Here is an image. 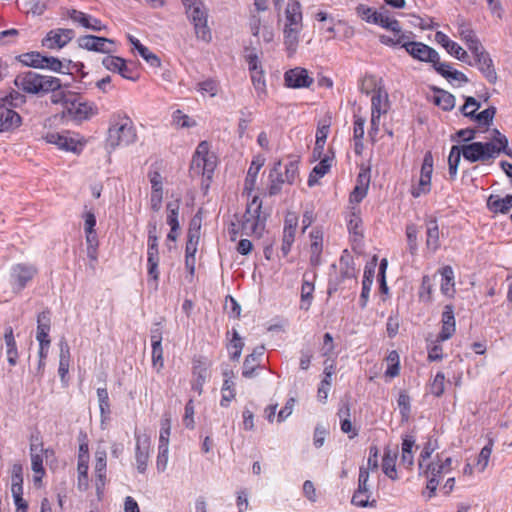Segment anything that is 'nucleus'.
Wrapping results in <instances>:
<instances>
[{"label": "nucleus", "instance_id": "13d9d810", "mask_svg": "<svg viewBox=\"0 0 512 512\" xmlns=\"http://www.w3.org/2000/svg\"><path fill=\"white\" fill-rule=\"evenodd\" d=\"M197 90L203 95L214 97L218 93V82L214 79L204 80L197 84Z\"/></svg>", "mask_w": 512, "mask_h": 512}, {"label": "nucleus", "instance_id": "052dcab7", "mask_svg": "<svg viewBox=\"0 0 512 512\" xmlns=\"http://www.w3.org/2000/svg\"><path fill=\"white\" fill-rule=\"evenodd\" d=\"M430 391L431 393L436 396L440 397L444 391H445V375L442 372H438L431 385H430Z\"/></svg>", "mask_w": 512, "mask_h": 512}, {"label": "nucleus", "instance_id": "774afa93", "mask_svg": "<svg viewBox=\"0 0 512 512\" xmlns=\"http://www.w3.org/2000/svg\"><path fill=\"white\" fill-rule=\"evenodd\" d=\"M51 329L50 312L42 311L37 316V331L49 333Z\"/></svg>", "mask_w": 512, "mask_h": 512}, {"label": "nucleus", "instance_id": "ea45409f", "mask_svg": "<svg viewBox=\"0 0 512 512\" xmlns=\"http://www.w3.org/2000/svg\"><path fill=\"white\" fill-rule=\"evenodd\" d=\"M330 129V121L322 120L318 123L317 131H316V142L314 152H318L319 154L322 152L326 139L329 134Z\"/></svg>", "mask_w": 512, "mask_h": 512}, {"label": "nucleus", "instance_id": "c9c22d12", "mask_svg": "<svg viewBox=\"0 0 512 512\" xmlns=\"http://www.w3.org/2000/svg\"><path fill=\"white\" fill-rule=\"evenodd\" d=\"M264 346L257 347L250 355H248L243 364L242 375L250 378L255 368L258 366V360L264 353Z\"/></svg>", "mask_w": 512, "mask_h": 512}, {"label": "nucleus", "instance_id": "aec40b11", "mask_svg": "<svg viewBox=\"0 0 512 512\" xmlns=\"http://www.w3.org/2000/svg\"><path fill=\"white\" fill-rule=\"evenodd\" d=\"M68 15L73 22L80 24L84 28L91 29L93 31H102L106 28L99 19L81 11L73 9L69 11Z\"/></svg>", "mask_w": 512, "mask_h": 512}, {"label": "nucleus", "instance_id": "6e6552de", "mask_svg": "<svg viewBox=\"0 0 512 512\" xmlns=\"http://www.w3.org/2000/svg\"><path fill=\"white\" fill-rule=\"evenodd\" d=\"M216 167V158L210 153V144L202 141L198 144L192 158V169L210 178Z\"/></svg>", "mask_w": 512, "mask_h": 512}, {"label": "nucleus", "instance_id": "ddd939ff", "mask_svg": "<svg viewBox=\"0 0 512 512\" xmlns=\"http://www.w3.org/2000/svg\"><path fill=\"white\" fill-rule=\"evenodd\" d=\"M75 36L72 29L57 28L49 31L42 40V45L48 49H61Z\"/></svg>", "mask_w": 512, "mask_h": 512}, {"label": "nucleus", "instance_id": "49530a36", "mask_svg": "<svg viewBox=\"0 0 512 512\" xmlns=\"http://www.w3.org/2000/svg\"><path fill=\"white\" fill-rule=\"evenodd\" d=\"M312 243L310 246L311 257L310 261L313 265L320 264V254L322 251V237L319 233L312 232L311 233Z\"/></svg>", "mask_w": 512, "mask_h": 512}, {"label": "nucleus", "instance_id": "f3484780", "mask_svg": "<svg viewBox=\"0 0 512 512\" xmlns=\"http://www.w3.org/2000/svg\"><path fill=\"white\" fill-rule=\"evenodd\" d=\"M136 464L137 470L144 473L147 468L150 449V438L146 434H136Z\"/></svg>", "mask_w": 512, "mask_h": 512}, {"label": "nucleus", "instance_id": "c756f323", "mask_svg": "<svg viewBox=\"0 0 512 512\" xmlns=\"http://www.w3.org/2000/svg\"><path fill=\"white\" fill-rule=\"evenodd\" d=\"M440 232L436 220H429L426 224V246L435 252L440 247Z\"/></svg>", "mask_w": 512, "mask_h": 512}, {"label": "nucleus", "instance_id": "412c9836", "mask_svg": "<svg viewBox=\"0 0 512 512\" xmlns=\"http://www.w3.org/2000/svg\"><path fill=\"white\" fill-rule=\"evenodd\" d=\"M21 117L11 108L0 104V131H8L20 125Z\"/></svg>", "mask_w": 512, "mask_h": 512}, {"label": "nucleus", "instance_id": "bf43d9fd", "mask_svg": "<svg viewBox=\"0 0 512 512\" xmlns=\"http://www.w3.org/2000/svg\"><path fill=\"white\" fill-rule=\"evenodd\" d=\"M234 382L230 379H225L223 386H222V399H221V406L227 407L229 402L234 399L235 397V391L233 389Z\"/></svg>", "mask_w": 512, "mask_h": 512}, {"label": "nucleus", "instance_id": "20e7f679", "mask_svg": "<svg viewBox=\"0 0 512 512\" xmlns=\"http://www.w3.org/2000/svg\"><path fill=\"white\" fill-rule=\"evenodd\" d=\"M302 28V12L299 3L289 4L285 11L283 27L284 45L289 56L294 55L297 50Z\"/></svg>", "mask_w": 512, "mask_h": 512}, {"label": "nucleus", "instance_id": "69168bd1", "mask_svg": "<svg viewBox=\"0 0 512 512\" xmlns=\"http://www.w3.org/2000/svg\"><path fill=\"white\" fill-rule=\"evenodd\" d=\"M495 113V107H489L478 114L475 112L474 117L472 118L475 119L480 125H489L492 122Z\"/></svg>", "mask_w": 512, "mask_h": 512}, {"label": "nucleus", "instance_id": "f704fd0d", "mask_svg": "<svg viewBox=\"0 0 512 512\" xmlns=\"http://www.w3.org/2000/svg\"><path fill=\"white\" fill-rule=\"evenodd\" d=\"M60 354H59V368L58 373L60 378L63 380L69 371L70 366V347L65 340H61L59 343Z\"/></svg>", "mask_w": 512, "mask_h": 512}, {"label": "nucleus", "instance_id": "a18cd8bd", "mask_svg": "<svg viewBox=\"0 0 512 512\" xmlns=\"http://www.w3.org/2000/svg\"><path fill=\"white\" fill-rule=\"evenodd\" d=\"M371 498V492H361L356 490L352 496L351 503L357 507H376V500Z\"/></svg>", "mask_w": 512, "mask_h": 512}, {"label": "nucleus", "instance_id": "4d7b16f0", "mask_svg": "<svg viewBox=\"0 0 512 512\" xmlns=\"http://www.w3.org/2000/svg\"><path fill=\"white\" fill-rule=\"evenodd\" d=\"M452 460L450 457L445 458L443 461H439L437 463H432L427 467L429 472H434L437 476L442 477V475L447 474L451 470Z\"/></svg>", "mask_w": 512, "mask_h": 512}, {"label": "nucleus", "instance_id": "c85d7f7f", "mask_svg": "<svg viewBox=\"0 0 512 512\" xmlns=\"http://www.w3.org/2000/svg\"><path fill=\"white\" fill-rule=\"evenodd\" d=\"M4 341L6 345V354L8 363L11 366H15L18 358L17 345L15 341V337L13 334V329L11 326L6 327L4 333Z\"/></svg>", "mask_w": 512, "mask_h": 512}, {"label": "nucleus", "instance_id": "72a5a7b5", "mask_svg": "<svg viewBox=\"0 0 512 512\" xmlns=\"http://www.w3.org/2000/svg\"><path fill=\"white\" fill-rule=\"evenodd\" d=\"M51 92V102L53 104H60L66 110L69 107L71 101L74 99L76 93L65 89L62 85L60 88H54L53 90H49Z\"/></svg>", "mask_w": 512, "mask_h": 512}, {"label": "nucleus", "instance_id": "a211bd4d", "mask_svg": "<svg viewBox=\"0 0 512 512\" xmlns=\"http://www.w3.org/2000/svg\"><path fill=\"white\" fill-rule=\"evenodd\" d=\"M284 79L286 85L291 88L309 87L313 83V78L308 75V71L300 67L287 71Z\"/></svg>", "mask_w": 512, "mask_h": 512}, {"label": "nucleus", "instance_id": "6ab92c4d", "mask_svg": "<svg viewBox=\"0 0 512 512\" xmlns=\"http://www.w3.org/2000/svg\"><path fill=\"white\" fill-rule=\"evenodd\" d=\"M49 450H44L42 445H31L30 456H31V468L34 472V482H40L45 474L43 467V454H48Z\"/></svg>", "mask_w": 512, "mask_h": 512}, {"label": "nucleus", "instance_id": "9b49d317", "mask_svg": "<svg viewBox=\"0 0 512 512\" xmlns=\"http://www.w3.org/2000/svg\"><path fill=\"white\" fill-rule=\"evenodd\" d=\"M398 42H403V48H405L407 53L414 59L429 63L437 62L439 59L438 52L422 42L404 41L403 38L402 40H398Z\"/></svg>", "mask_w": 512, "mask_h": 512}, {"label": "nucleus", "instance_id": "5fc2aeb1", "mask_svg": "<svg viewBox=\"0 0 512 512\" xmlns=\"http://www.w3.org/2000/svg\"><path fill=\"white\" fill-rule=\"evenodd\" d=\"M43 58L39 52H29L21 55V62L26 66L43 69Z\"/></svg>", "mask_w": 512, "mask_h": 512}, {"label": "nucleus", "instance_id": "680f3d73", "mask_svg": "<svg viewBox=\"0 0 512 512\" xmlns=\"http://www.w3.org/2000/svg\"><path fill=\"white\" fill-rule=\"evenodd\" d=\"M431 189V177L420 175L418 186L411 191L413 197L417 198L423 194H427Z\"/></svg>", "mask_w": 512, "mask_h": 512}, {"label": "nucleus", "instance_id": "8fccbe9b", "mask_svg": "<svg viewBox=\"0 0 512 512\" xmlns=\"http://www.w3.org/2000/svg\"><path fill=\"white\" fill-rule=\"evenodd\" d=\"M87 256L92 261L97 260L98 237L96 231L85 232Z\"/></svg>", "mask_w": 512, "mask_h": 512}, {"label": "nucleus", "instance_id": "58836bf2", "mask_svg": "<svg viewBox=\"0 0 512 512\" xmlns=\"http://www.w3.org/2000/svg\"><path fill=\"white\" fill-rule=\"evenodd\" d=\"M441 292L446 296H452L454 293V272L451 266H445L441 270Z\"/></svg>", "mask_w": 512, "mask_h": 512}, {"label": "nucleus", "instance_id": "603ef678", "mask_svg": "<svg viewBox=\"0 0 512 512\" xmlns=\"http://www.w3.org/2000/svg\"><path fill=\"white\" fill-rule=\"evenodd\" d=\"M199 229L200 227L198 226L196 229H189V232H188V240H187V243H186V249H185V256H195L196 254V251H197V245H198V241H199Z\"/></svg>", "mask_w": 512, "mask_h": 512}, {"label": "nucleus", "instance_id": "f03ea898", "mask_svg": "<svg viewBox=\"0 0 512 512\" xmlns=\"http://www.w3.org/2000/svg\"><path fill=\"white\" fill-rule=\"evenodd\" d=\"M136 127L124 113H114L109 120L106 149L112 152L119 147H128L137 141Z\"/></svg>", "mask_w": 512, "mask_h": 512}, {"label": "nucleus", "instance_id": "4be33fe9", "mask_svg": "<svg viewBox=\"0 0 512 512\" xmlns=\"http://www.w3.org/2000/svg\"><path fill=\"white\" fill-rule=\"evenodd\" d=\"M458 34L471 52H476L478 47L482 45L470 25L463 20L458 23Z\"/></svg>", "mask_w": 512, "mask_h": 512}, {"label": "nucleus", "instance_id": "dca6fc26", "mask_svg": "<svg viewBox=\"0 0 512 512\" xmlns=\"http://www.w3.org/2000/svg\"><path fill=\"white\" fill-rule=\"evenodd\" d=\"M442 328L437 336V342H444L450 339L456 331V322L454 316V308L452 305H446L442 312L441 318Z\"/></svg>", "mask_w": 512, "mask_h": 512}, {"label": "nucleus", "instance_id": "c03bdc74", "mask_svg": "<svg viewBox=\"0 0 512 512\" xmlns=\"http://www.w3.org/2000/svg\"><path fill=\"white\" fill-rule=\"evenodd\" d=\"M386 362L388 365L385 372L386 376L391 378L398 376L400 371V357L398 352L395 350L390 351L386 357Z\"/></svg>", "mask_w": 512, "mask_h": 512}, {"label": "nucleus", "instance_id": "3c124183", "mask_svg": "<svg viewBox=\"0 0 512 512\" xmlns=\"http://www.w3.org/2000/svg\"><path fill=\"white\" fill-rule=\"evenodd\" d=\"M434 103L441 107L443 110L448 111L455 106V97L446 91H440L434 97Z\"/></svg>", "mask_w": 512, "mask_h": 512}, {"label": "nucleus", "instance_id": "cd10ccee", "mask_svg": "<svg viewBox=\"0 0 512 512\" xmlns=\"http://www.w3.org/2000/svg\"><path fill=\"white\" fill-rule=\"evenodd\" d=\"M45 139L48 143L57 145L66 151H76L77 143L68 136L56 132L47 133Z\"/></svg>", "mask_w": 512, "mask_h": 512}, {"label": "nucleus", "instance_id": "de8ad7c7", "mask_svg": "<svg viewBox=\"0 0 512 512\" xmlns=\"http://www.w3.org/2000/svg\"><path fill=\"white\" fill-rule=\"evenodd\" d=\"M264 164V159L258 157L257 159L253 160L251 163V166L248 169L246 180H245V186L246 188H252V186L255 184L257 175L261 169V167Z\"/></svg>", "mask_w": 512, "mask_h": 512}, {"label": "nucleus", "instance_id": "0e129e2a", "mask_svg": "<svg viewBox=\"0 0 512 512\" xmlns=\"http://www.w3.org/2000/svg\"><path fill=\"white\" fill-rule=\"evenodd\" d=\"M357 15L367 23H373V19L377 17L379 11L374 10L371 7L360 4L356 7Z\"/></svg>", "mask_w": 512, "mask_h": 512}, {"label": "nucleus", "instance_id": "7ed1b4c3", "mask_svg": "<svg viewBox=\"0 0 512 512\" xmlns=\"http://www.w3.org/2000/svg\"><path fill=\"white\" fill-rule=\"evenodd\" d=\"M15 85L29 94H47L49 90L61 87V80L50 75H41L34 71L20 73L14 80Z\"/></svg>", "mask_w": 512, "mask_h": 512}, {"label": "nucleus", "instance_id": "f8f14e48", "mask_svg": "<svg viewBox=\"0 0 512 512\" xmlns=\"http://www.w3.org/2000/svg\"><path fill=\"white\" fill-rule=\"evenodd\" d=\"M186 13L194 24L197 38L208 41L211 38V34L207 26V13L203 3L186 10Z\"/></svg>", "mask_w": 512, "mask_h": 512}, {"label": "nucleus", "instance_id": "79ce46f5", "mask_svg": "<svg viewBox=\"0 0 512 512\" xmlns=\"http://www.w3.org/2000/svg\"><path fill=\"white\" fill-rule=\"evenodd\" d=\"M125 63L126 61L123 58L110 54L102 59V65L114 73L125 71Z\"/></svg>", "mask_w": 512, "mask_h": 512}, {"label": "nucleus", "instance_id": "09e8293b", "mask_svg": "<svg viewBox=\"0 0 512 512\" xmlns=\"http://www.w3.org/2000/svg\"><path fill=\"white\" fill-rule=\"evenodd\" d=\"M97 398L99 403L100 415L103 419H106L110 415V401L107 389L98 388Z\"/></svg>", "mask_w": 512, "mask_h": 512}, {"label": "nucleus", "instance_id": "4c0bfd02", "mask_svg": "<svg viewBox=\"0 0 512 512\" xmlns=\"http://www.w3.org/2000/svg\"><path fill=\"white\" fill-rule=\"evenodd\" d=\"M373 24L379 25L385 29H388L394 33H400L401 27L396 19H392L388 16L387 11H379L377 17L373 19Z\"/></svg>", "mask_w": 512, "mask_h": 512}, {"label": "nucleus", "instance_id": "473e14b6", "mask_svg": "<svg viewBox=\"0 0 512 512\" xmlns=\"http://www.w3.org/2000/svg\"><path fill=\"white\" fill-rule=\"evenodd\" d=\"M374 268L375 264H372L370 267L366 266L364 270L363 280H362V292L360 295V305L362 308L366 307L371 286L374 278Z\"/></svg>", "mask_w": 512, "mask_h": 512}, {"label": "nucleus", "instance_id": "5701e85b", "mask_svg": "<svg viewBox=\"0 0 512 512\" xmlns=\"http://www.w3.org/2000/svg\"><path fill=\"white\" fill-rule=\"evenodd\" d=\"M389 109L388 94L381 88L373 92L371 98V113L385 115Z\"/></svg>", "mask_w": 512, "mask_h": 512}, {"label": "nucleus", "instance_id": "39448f33", "mask_svg": "<svg viewBox=\"0 0 512 512\" xmlns=\"http://www.w3.org/2000/svg\"><path fill=\"white\" fill-rule=\"evenodd\" d=\"M298 177V162L291 160L284 166L281 161L274 163L269 173L268 193L270 196L281 192L284 184L292 185Z\"/></svg>", "mask_w": 512, "mask_h": 512}, {"label": "nucleus", "instance_id": "423d86ee", "mask_svg": "<svg viewBox=\"0 0 512 512\" xmlns=\"http://www.w3.org/2000/svg\"><path fill=\"white\" fill-rule=\"evenodd\" d=\"M261 208L262 203L259 197L254 196L243 215L242 230L246 235L261 236L266 221V216L262 213Z\"/></svg>", "mask_w": 512, "mask_h": 512}, {"label": "nucleus", "instance_id": "4468645a", "mask_svg": "<svg viewBox=\"0 0 512 512\" xmlns=\"http://www.w3.org/2000/svg\"><path fill=\"white\" fill-rule=\"evenodd\" d=\"M67 111L77 120H87L98 113L94 103L83 101L78 94H75Z\"/></svg>", "mask_w": 512, "mask_h": 512}, {"label": "nucleus", "instance_id": "1a4fd4ad", "mask_svg": "<svg viewBox=\"0 0 512 512\" xmlns=\"http://www.w3.org/2000/svg\"><path fill=\"white\" fill-rule=\"evenodd\" d=\"M245 58L251 73L252 84L257 91L258 97L262 98L266 95V82L261 62L257 54L253 51L248 53Z\"/></svg>", "mask_w": 512, "mask_h": 512}, {"label": "nucleus", "instance_id": "2f4dec72", "mask_svg": "<svg viewBox=\"0 0 512 512\" xmlns=\"http://www.w3.org/2000/svg\"><path fill=\"white\" fill-rule=\"evenodd\" d=\"M267 22L265 11L249 10L248 26L253 36L257 37L261 27L265 28Z\"/></svg>", "mask_w": 512, "mask_h": 512}, {"label": "nucleus", "instance_id": "7c9ffc66", "mask_svg": "<svg viewBox=\"0 0 512 512\" xmlns=\"http://www.w3.org/2000/svg\"><path fill=\"white\" fill-rule=\"evenodd\" d=\"M314 275H307V279H304L301 286V303L300 309L309 310L312 300H313V292H314V283H313Z\"/></svg>", "mask_w": 512, "mask_h": 512}, {"label": "nucleus", "instance_id": "2eb2a0df", "mask_svg": "<svg viewBox=\"0 0 512 512\" xmlns=\"http://www.w3.org/2000/svg\"><path fill=\"white\" fill-rule=\"evenodd\" d=\"M472 54L474 55L478 69L488 82L494 84L498 77L490 55L484 50L482 45L478 47L476 52H472Z\"/></svg>", "mask_w": 512, "mask_h": 512}, {"label": "nucleus", "instance_id": "a19ab883", "mask_svg": "<svg viewBox=\"0 0 512 512\" xmlns=\"http://www.w3.org/2000/svg\"><path fill=\"white\" fill-rule=\"evenodd\" d=\"M340 273L343 278L352 279L356 277L353 258L345 251L340 258Z\"/></svg>", "mask_w": 512, "mask_h": 512}, {"label": "nucleus", "instance_id": "0eeeda50", "mask_svg": "<svg viewBox=\"0 0 512 512\" xmlns=\"http://www.w3.org/2000/svg\"><path fill=\"white\" fill-rule=\"evenodd\" d=\"M38 269L30 263H17L9 271V284L14 293H20L37 275Z\"/></svg>", "mask_w": 512, "mask_h": 512}, {"label": "nucleus", "instance_id": "6e6d98bb", "mask_svg": "<svg viewBox=\"0 0 512 512\" xmlns=\"http://www.w3.org/2000/svg\"><path fill=\"white\" fill-rule=\"evenodd\" d=\"M492 447L493 443L492 441H489V443L481 449L478 455L476 467L480 472H483L488 465L492 453Z\"/></svg>", "mask_w": 512, "mask_h": 512}, {"label": "nucleus", "instance_id": "f257e3e1", "mask_svg": "<svg viewBox=\"0 0 512 512\" xmlns=\"http://www.w3.org/2000/svg\"><path fill=\"white\" fill-rule=\"evenodd\" d=\"M493 132L494 137L492 141L473 142L463 146H452L448 157L449 175L451 178H454L457 174L461 156L471 163L478 161L487 163L495 159L500 153H504L507 156L512 157V151L508 149L507 137L501 134L497 129Z\"/></svg>", "mask_w": 512, "mask_h": 512}, {"label": "nucleus", "instance_id": "338daca9", "mask_svg": "<svg viewBox=\"0 0 512 512\" xmlns=\"http://www.w3.org/2000/svg\"><path fill=\"white\" fill-rule=\"evenodd\" d=\"M295 233L294 230H285L283 229V237H282V245H281V251L283 256H287L288 253L291 250L292 244L295 239Z\"/></svg>", "mask_w": 512, "mask_h": 512}, {"label": "nucleus", "instance_id": "e433bc0d", "mask_svg": "<svg viewBox=\"0 0 512 512\" xmlns=\"http://www.w3.org/2000/svg\"><path fill=\"white\" fill-rule=\"evenodd\" d=\"M331 162L332 159L325 157L313 168L308 178V185L310 187L314 186L329 171Z\"/></svg>", "mask_w": 512, "mask_h": 512}, {"label": "nucleus", "instance_id": "9d476101", "mask_svg": "<svg viewBox=\"0 0 512 512\" xmlns=\"http://www.w3.org/2000/svg\"><path fill=\"white\" fill-rule=\"evenodd\" d=\"M80 48L88 51L111 54L116 51L115 42L112 39L94 35L81 36L77 40Z\"/></svg>", "mask_w": 512, "mask_h": 512}, {"label": "nucleus", "instance_id": "b1692460", "mask_svg": "<svg viewBox=\"0 0 512 512\" xmlns=\"http://www.w3.org/2000/svg\"><path fill=\"white\" fill-rule=\"evenodd\" d=\"M414 447L415 438L411 435H406L402 441L400 464L407 469H411L414 464Z\"/></svg>", "mask_w": 512, "mask_h": 512}, {"label": "nucleus", "instance_id": "bb28decb", "mask_svg": "<svg viewBox=\"0 0 512 512\" xmlns=\"http://www.w3.org/2000/svg\"><path fill=\"white\" fill-rule=\"evenodd\" d=\"M398 455L397 448L395 450L386 449L382 460L383 473L391 480L397 479L396 459Z\"/></svg>", "mask_w": 512, "mask_h": 512}, {"label": "nucleus", "instance_id": "e2e57ef3", "mask_svg": "<svg viewBox=\"0 0 512 512\" xmlns=\"http://www.w3.org/2000/svg\"><path fill=\"white\" fill-rule=\"evenodd\" d=\"M172 118L173 122L181 128H190L196 125L194 120L180 110L175 111Z\"/></svg>", "mask_w": 512, "mask_h": 512}, {"label": "nucleus", "instance_id": "864d4df0", "mask_svg": "<svg viewBox=\"0 0 512 512\" xmlns=\"http://www.w3.org/2000/svg\"><path fill=\"white\" fill-rule=\"evenodd\" d=\"M11 481V492L19 493L20 490H23V469L20 464L13 465Z\"/></svg>", "mask_w": 512, "mask_h": 512}, {"label": "nucleus", "instance_id": "a878e982", "mask_svg": "<svg viewBox=\"0 0 512 512\" xmlns=\"http://www.w3.org/2000/svg\"><path fill=\"white\" fill-rule=\"evenodd\" d=\"M129 42L132 44L133 48L137 50L139 55L152 67H159L161 62L156 54L151 52L146 46L141 44V42L132 35L128 36Z\"/></svg>", "mask_w": 512, "mask_h": 512}, {"label": "nucleus", "instance_id": "393cba45", "mask_svg": "<svg viewBox=\"0 0 512 512\" xmlns=\"http://www.w3.org/2000/svg\"><path fill=\"white\" fill-rule=\"evenodd\" d=\"M487 208L493 213L506 214L512 208V195H507L504 198L490 195L487 199Z\"/></svg>", "mask_w": 512, "mask_h": 512}, {"label": "nucleus", "instance_id": "37998d69", "mask_svg": "<svg viewBox=\"0 0 512 512\" xmlns=\"http://www.w3.org/2000/svg\"><path fill=\"white\" fill-rule=\"evenodd\" d=\"M167 224L172 228L173 231H178L179 229V221H178V215H179V200H176L174 202L167 203Z\"/></svg>", "mask_w": 512, "mask_h": 512}]
</instances>
